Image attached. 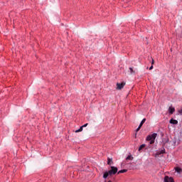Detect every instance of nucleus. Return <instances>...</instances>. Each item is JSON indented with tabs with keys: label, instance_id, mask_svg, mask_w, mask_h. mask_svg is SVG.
Segmentation results:
<instances>
[{
	"label": "nucleus",
	"instance_id": "obj_3",
	"mask_svg": "<svg viewBox=\"0 0 182 182\" xmlns=\"http://www.w3.org/2000/svg\"><path fill=\"white\" fill-rule=\"evenodd\" d=\"M125 85H126V82H122L121 83H117V89L118 90H122V89H123Z\"/></svg>",
	"mask_w": 182,
	"mask_h": 182
},
{
	"label": "nucleus",
	"instance_id": "obj_19",
	"mask_svg": "<svg viewBox=\"0 0 182 182\" xmlns=\"http://www.w3.org/2000/svg\"><path fill=\"white\" fill-rule=\"evenodd\" d=\"M153 69V65H151L150 68H149V70H151Z\"/></svg>",
	"mask_w": 182,
	"mask_h": 182
},
{
	"label": "nucleus",
	"instance_id": "obj_18",
	"mask_svg": "<svg viewBox=\"0 0 182 182\" xmlns=\"http://www.w3.org/2000/svg\"><path fill=\"white\" fill-rule=\"evenodd\" d=\"M178 113H180V114H182V109L178 110Z\"/></svg>",
	"mask_w": 182,
	"mask_h": 182
},
{
	"label": "nucleus",
	"instance_id": "obj_4",
	"mask_svg": "<svg viewBox=\"0 0 182 182\" xmlns=\"http://www.w3.org/2000/svg\"><path fill=\"white\" fill-rule=\"evenodd\" d=\"M164 182H174V179L171 177H168V176H166L164 179Z\"/></svg>",
	"mask_w": 182,
	"mask_h": 182
},
{
	"label": "nucleus",
	"instance_id": "obj_2",
	"mask_svg": "<svg viewBox=\"0 0 182 182\" xmlns=\"http://www.w3.org/2000/svg\"><path fill=\"white\" fill-rule=\"evenodd\" d=\"M156 137H157V134L154 133L152 134L148 135L146 138V141H149V144H154Z\"/></svg>",
	"mask_w": 182,
	"mask_h": 182
},
{
	"label": "nucleus",
	"instance_id": "obj_7",
	"mask_svg": "<svg viewBox=\"0 0 182 182\" xmlns=\"http://www.w3.org/2000/svg\"><path fill=\"white\" fill-rule=\"evenodd\" d=\"M107 164L108 166H112L113 164V159L107 158Z\"/></svg>",
	"mask_w": 182,
	"mask_h": 182
},
{
	"label": "nucleus",
	"instance_id": "obj_13",
	"mask_svg": "<svg viewBox=\"0 0 182 182\" xmlns=\"http://www.w3.org/2000/svg\"><path fill=\"white\" fill-rule=\"evenodd\" d=\"M164 153H166V149H161L159 153L158 154H164Z\"/></svg>",
	"mask_w": 182,
	"mask_h": 182
},
{
	"label": "nucleus",
	"instance_id": "obj_16",
	"mask_svg": "<svg viewBox=\"0 0 182 182\" xmlns=\"http://www.w3.org/2000/svg\"><path fill=\"white\" fill-rule=\"evenodd\" d=\"M87 124H88L87 123V124H85L84 125L82 126V128H83V127H87Z\"/></svg>",
	"mask_w": 182,
	"mask_h": 182
},
{
	"label": "nucleus",
	"instance_id": "obj_8",
	"mask_svg": "<svg viewBox=\"0 0 182 182\" xmlns=\"http://www.w3.org/2000/svg\"><path fill=\"white\" fill-rule=\"evenodd\" d=\"M175 170L176 171V173H178L179 174H181L182 169L180 167H176L175 168Z\"/></svg>",
	"mask_w": 182,
	"mask_h": 182
},
{
	"label": "nucleus",
	"instance_id": "obj_10",
	"mask_svg": "<svg viewBox=\"0 0 182 182\" xmlns=\"http://www.w3.org/2000/svg\"><path fill=\"white\" fill-rule=\"evenodd\" d=\"M144 123H146V118H144L142 119V121L141 122L139 127H141V126H143V124H144Z\"/></svg>",
	"mask_w": 182,
	"mask_h": 182
},
{
	"label": "nucleus",
	"instance_id": "obj_5",
	"mask_svg": "<svg viewBox=\"0 0 182 182\" xmlns=\"http://www.w3.org/2000/svg\"><path fill=\"white\" fill-rule=\"evenodd\" d=\"M169 123H171V124H178V121L174 119H171Z\"/></svg>",
	"mask_w": 182,
	"mask_h": 182
},
{
	"label": "nucleus",
	"instance_id": "obj_11",
	"mask_svg": "<svg viewBox=\"0 0 182 182\" xmlns=\"http://www.w3.org/2000/svg\"><path fill=\"white\" fill-rule=\"evenodd\" d=\"M144 147H146V144H141L139 148V151H140L141 150H143V149H144Z\"/></svg>",
	"mask_w": 182,
	"mask_h": 182
},
{
	"label": "nucleus",
	"instance_id": "obj_6",
	"mask_svg": "<svg viewBox=\"0 0 182 182\" xmlns=\"http://www.w3.org/2000/svg\"><path fill=\"white\" fill-rule=\"evenodd\" d=\"M174 112H176V109H174V107H169L168 108L169 114H173Z\"/></svg>",
	"mask_w": 182,
	"mask_h": 182
},
{
	"label": "nucleus",
	"instance_id": "obj_17",
	"mask_svg": "<svg viewBox=\"0 0 182 182\" xmlns=\"http://www.w3.org/2000/svg\"><path fill=\"white\" fill-rule=\"evenodd\" d=\"M141 129V127L139 126L138 128L136 129V132H139Z\"/></svg>",
	"mask_w": 182,
	"mask_h": 182
},
{
	"label": "nucleus",
	"instance_id": "obj_14",
	"mask_svg": "<svg viewBox=\"0 0 182 182\" xmlns=\"http://www.w3.org/2000/svg\"><path fill=\"white\" fill-rule=\"evenodd\" d=\"M129 72H130L131 75H133L135 73V71L133 70V68H129Z\"/></svg>",
	"mask_w": 182,
	"mask_h": 182
},
{
	"label": "nucleus",
	"instance_id": "obj_9",
	"mask_svg": "<svg viewBox=\"0 0 182 182\" xmlns=\"http://www.w3.org/2000/svg\"><path fill=\"white\" fill-rule=\"evenodd\" d=\"M122 173H127V169H122L117 172V174H122Z\"/></svg>",
	"mask_w": 182,
	"mask_h": 182
},
{
	"label": "nucleus",
	"instance_id": "obj_20",
	"mask_svg": "<svg viewBox=\"0 0 182 182\" xmlns=\"http://www.w3.org/2000/svg\"><path fill=\"white\" fill-rule=\"evenodd\" d=\"M154 64V60H152L151 65Z\"/></svg>",
	"mask_w": 182,
	"mask_h": 182
},
{
	"label": "nucleus",
	"instance_id": "obj_15",
	"mask_svg": "<svg viewBox=\"0 0 182 182\" xmlns=\"http://www.w3.org/2000/svg\"><path fill=\"white\" fill-rule=\"evenodd\" d=\"M126 160H133V157L132 156V155H129L126 158Z\"/></svg>",
	"mask_w": 182,
	"mask_h": 182
},
{
	"label": "nucleus",
	"instance_id": "obj_1",
	"mask_svg": "<svg viewBox=\"0 0 182 182\" xmlns=\"http://www.w3.org/2000/svg\"><path fill=\"white\" fill-rule=\"evenodd\" d=\"M117 167L115 166H111V169L107 172H105L103 174V178H107L109 176V177H112V176H114L116 173H117Z\"/></svg>",
	"mask_w": 182,
	"mask_h": 182
},
{
	"label": "nucleus",
	"instance_id": "obj_12",
	"mask_svg": "<svg viewBox=\"0 0 182 182\" xmlns=\"http://www.w3.org/2000/svg\"><path fill=\"white\" fill-rule=\"evenodd\" d=\"M80 132H83V127H80L79 129L75 131V133H79Z\"/></svg>",
	"mask_w": 182,
	"mask_h": 182
}]
</instances>
